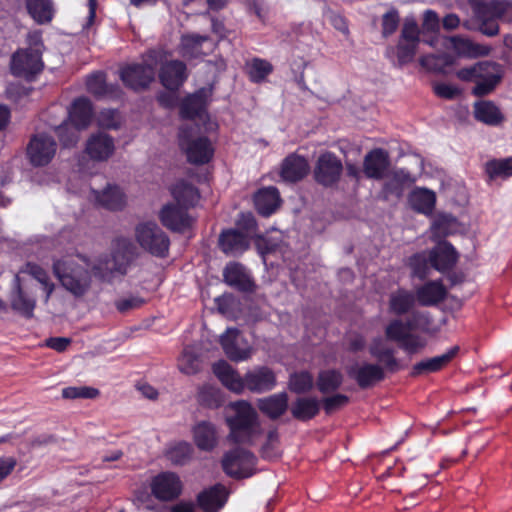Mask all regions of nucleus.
<instances>
[{"mask_svg": "<svg viewBox=\"0 0 512 512\" xmlns=\"http://www.w3.org/2000/svg\"><path fill=\"white\" fill-rule=\"evenodd\" d=\"M179 147L189 164L201 166L208 164L214 157L215 149L207 136L196 138L184 132L179 134Z\"/></svg>", "mask_w": 512, "mask_h": 512, "instance_id": "nucleus-8", "label": "nucleus"}, {"mask_svg": "<svg viewBox=\"0 0 512 512\" xmlns=\"http://www.w3.org/2000/svg\"><path fill=\"white\" fill-rule=\"evenodd\" d=\"M344 172L342 160L331 151L321 153L314 165L313 178L324 188H335Z\"/></svg>", "mask_w": 512, "mask_h": 512, "instance_id": "nucleus-7", "label": "nucleus"}, {"mask_svg": "<svg viewBox=\"0 0 512 512\" xmlns=\"http://www.w3.org/2000/svg\"><path fill=\"white\" fill-rule=\"evenodd\" d=\"M378 361L381 363L382 368L385 369V374H394L403 369L400 361L395 356L394 349L390 347L382 348Z\"/></svg>", "mask_w": 512, "mask_h": 512, "instance_id": "nucleus-57", "label": "nucleus"}, {"mask_svg": "<svg viewBox=\"0 0 512 512\" xmlns=\"http://www.w3.org/2000/svg\"><path fill=\"white\" fill-rule=\"evenodd\" d=\"M99 395V390L87 386H69L62 389L64 399H94Z\"/></svg>", "mask_w": 512, "mask_h": 512, "instance_id": "nucleus-56", "label": "nucleus"}, {"mask_svg": "<svg viewBox=\"0 0 512 512\" xmlns=\"http://www.w3.org/2000/svg\"><path fill=\"white\" fill-rule=\"evenodd\" d=\"M144 303L145 300L143 298L132 296L117 300L115 302V307L120 313H125L129 310L140 308Z\"/></svg>", "mask_w": 512, "mask_h": 512, "instance_id": "nucleus-63", "label": "nucleus"}, {"mask_svg": "<svg viewBox=\"0 0 512 512\" xmlns=\"http://www.w3.org/2000/svg\"><path fill=\"white\" fill-rule=\"evenodd\" d=\"M409 316L406 318V326L410 332L422 331L428 332L431 326L432 320L428 312L413 310L408 313Z\"/></svg>", "mask_w": 512, "mask_h": 512, "instance_id": "nucleus-52", "label": "nucleus"}, {"mask_svg": "<svg viewBox=\"0 0 512 512\" xmlns=\"http://www.w3.org/2000/svg\"><path fill=\"white\" fill-rule=\"evenodd\" d=\"M422 28L425 32H437L440 28V19L433 10H426L423 13Z\"/></svg>", "mask_w": 512, "mask_h": 512, "instance_id": "nucleus-62", "label": "nucleus"}, {"mask_svg": "<svg viewBox=\"0 0 512 512\" xmlns=\"http://www.w3.org/2000/svg\"><path fill=\"white\" fill-rule=\"evenodd\" d=\"M286 392H279L257 400V408L270 420H277L284 415L289 407Z\"/></svg>", "mask_w": 512, "mask_h": 512, "instance_id": "nucleus-26", "label": "nucleus"}, {"mask_svg": "<svg viewBox=\"0 0 512 512\" xmlns=\"http://www.w3.org/2000/svg\"><path fill=\"white\" fill-rule=\"evenodd\" d=\"M93 118V105L87 97H78L72 102L68 112V122L78 127L86 129Z\"/></svg>", "mask_w": 512, "mask_h": 512, "instance_id": "nucleus-28", "label": "nucleus"}, {"mask_svg": "<svg viewBox=\"0 0 512 512\" xmlns=\"http://www.w3.org/2000/svg\"><path fill=\"white\" fill-rule=\"evenodd\" d=\"M114 150L113 138L105 133L91 135L85 147V152L94 161L108 160L113 155Z\"/></svg>", "mask_w": 512, "mask_h": 512, "instance_id": "nucleus-23", "label": "nucleus"}, {"mask_svg": "<svg viewBox=\"0 0 512 512\" xmlns=\"http://www.w3.org/2000/svg\"><path fill=\"white\" fill-rule=\"evenodd\" d=\"M193 439L198 449L212 451L217 445V432L214 424L201 421L193 427Z\"/></svg>", "mask_w": 512, "mask_h": 512, "instance_id": "nucleus-33", "label": "nucleus"}, {"mask_svg": "<svg viewBox=\"0 0 512 512\" xmlns=\"http://www.w3.org/2000/svg\"><path fill=\"white\" fill-rule=\"evenodd\" d=\"M499 68L498 64L490 62H480L470 67L462 68L458 71L457 76L463 81H473L482 76V73H488L489 69Z\"/></svg>", "mask_w": 512, "mask_h": 512, "instance_id": "nucleus-55", "label": "nucleus"}, {"mask_svg": "<svg viewBox=\"0 0 512 512\" xmlns=\"http://www.w3.org/2000/svg\"><path fill=\"white\" fill-rule=\"evenodd\" d=\"M238 230H242L248 236L257 230V221L252 213H241L237 220Z\"/></svg>", "mask_w": 512, "mask_h": 512, "instance_id": "nucleus-64", "label": "nucleus"}, {"mask_svg": "<svg viewBox=\"0 0 512 512\" xmlns=\"http://www.w3.org/2000/svg\"><path fill=\"white\" fill-rule=\"evenodd\" d=\"M160 83L170 91H178L188 78L187 66L181 60L164 62L159 70Z\"/></svg>", "mask_w": 512, "mask_h": 512, "instance_id": "nucleus-17", "label": "nucleus"}, {"mask_svg": "<svg viewBox=\"0 0 512 512\" xmlns=\"http://www.w3.org/2000/svg\"><path fill=\"white\" fill-rule=\"evenodd\" d=\"M77 257L86 266L78 264L71 257H63L54 260L52 268L62 287L75 298H81L89 292L92 286V274L100 278L103 276L99 264H95L89 269L90 262L88 257L82 254H77Z\"/></svg>", "mask_w": 512, "mask_h": 512, "instance_id": "nucleus-2", "label": "nucleus"}, {"mask_svg": "<svg viewBox=\"0 0 512 512\" xmlns=\"http://www.w3.org/2000/svg\"><path fill=\"white\" fill-rule=\"evenodd\" d=\"M244 70L248 79L255 84H261L273 72V65L266 59L253 57L246 61Z\"/></svg>", "mask_w": 512, "mask_h": 512, "instance_id": "nucleus-39", "label": "nucleus"}, {"mask_svg": "<svg viewBox=\"0 0 512 512\" xmlns=\"http://www.w3.org/2000/svg\"><path fill=\"white\" fill-rule=\"evenodd\" d=\"M384 332L387 340L400 343L405 339L410 330L406 326V320L394 318L386 325Z\"/></svg>", "mask_w": 512, "mask_h": 512, "instance_id": "nucleus-53", "label": "nucleus"}, {"mask_svg": "<svg viewBox=\"0 0 512 512\" xmlns=\"http://www.w3.org/2000/svg\"><path fill=\"white\" fill-rule=\"evenodd\" d=\"M428 254L431 267L441 273L452 270L458 261V253L448 241L439 242Z\"/></svg>", "mask_w": 512, "mask_h": 512, "instance_id": "nucleus-20", "label": "nucleus"}, {"mask_svg": "<svg viewBox=\"0 0 512 512\" xmlns=\"http://www.w3.org/2000/svg\"><path fill=\"white\" fill-rule=\"evenodd\" d=\"M314 387L312 374L307 371L293 372L289 376L288 389L295 394H306Z\"/></svg>", "mask_w": 512, "mask_h": 512, "instance_id": "nucleus-46", "label": "nucleus"}, {"mask_svg": "<svg viewBox=\"0 0 512 512\" xmlns=\"http://www.w3.org/2000/svg\"><path fill=\"white\" fill-rule=\"evenodd\" d=\"M320 401L317 397H298L292 404V417L300 422H308L320 413Z\"/></svg>", "mask_w": 512, "mask_h": 512, "instance_id": "nucleus-32", "label": "nucleus"}, {"mask_svg": "<svg viewBox=\"0 0 512 512\" xmlns=\"http://www.w3.org/2000/svg\"><path fill=\"white\" fill-rule=\"evenodd\" d=\"M98 124L105 129H118L120 127L119 112L116 109H103L98 115Z\"/></svg>", "mask_w": 512, "mask_h": 512, "instance_id": "nucleus-61", "label": "nucleus"}, {"mask_svg": "<svg viewBox=\"0 0 512 512\" xmlns=\"http://www.w3.org/2000/svg\"><path fill=\"white\" fill-rule=\"evenodd\" d=\"M414 293L419 305L431 307L446 299L447 289L440 280H432L419 286Z\"/></svg>", "mask_w": 512, "mask_h": 512, "instance_id": "nucleus-25", "label": "nucleus"}, {"mask_svg": "<svg viewBox=\"0 0 512 512\" xmlns=\"http://www.w3.org/2000/svg\"><path fill=\"white\" fill-rule=\"evenodd\" d=\"M193 451L190 443L182 441L170 447L166 452V457L172 464L183 466L190 461Z\"/></svg>", "mask_w": 512, "mask_h": 512, "instance_id": "nucleus-48", "label": "nucleus"}, {"mask_svg": "<svg viewBox=\"0 0 512 512\" xmlns=\"http://www.w3.org/2000/svg\"><path fill=\"white\" fill-rule=\"evenodd\" d=\"M400 347L408 354H415L426 347V340L418 334L409 332L400 343Z\"/></svg>", "mask_w": 512, "mask_h": 512, "instance_id": "nucleus-60", "label": "nucleus"}, {"mask_svg": "<svg viewBox=\"0 0 512 512\" xmlns=\"http://www.w3.org/2000/svg\"><path fill=\"white\" fill-rule=\"evenodd\" d=\"M474 11L483 21L494 18L503 21L512 20V2L506 0H483L475 4Z\"/></svg>", "mask_w": 512, "mask_h": 512, "instance_id": "nucleus-21", "label": "nucleus"}, {"mask_svg": "<svg viewBox=\"0 0 512 512\" xmlns=\"http://www.w3.org/2000/svg\"><path fill=\"white\" fill-rule=\"evenodd\" d=\"M408 266L410 267L414 277L424 280L428 276L431 267L429 255L427 256L425 252L413 254L408 259Z\"/></svg>", "mask_w": 512, "mask_h": 512, "instance_id": "nucleus-50", "label": "nucleus"}, {"mask_svg": "<svg viewBox=\"0 0 512 512\" xmlns=\"http://www.w3.org/2000/svg\"><path fill=\"white\" fill-rule=\"evenodd\" d=\"M206 104V93L203 89L189 94L180 103V117L184 120H194L205 111Z\"/></svg>", "mask_w": 512, "mask_h": 512, "instance_id": "nucleus-30", "label": "nucleus"}, {"mask_svg": "<svg viewBox=\"0 0 512 512\" xmlns=\"http://www.w3.org/2000/svg\"><path fill=\"white\" fill-rule=\"evenodd\" d=\"M77 126L64 121L55 128V133L64 148L75 147L80 138V131Z\"/></svg>", "mask_w": 512, "mask_h": 512, "instance_id": "nucleus-47", "label": "nucleus"}, {"mask_svg": "<svg viewBox=\"0 0 512 512\" xmlns=\"http://www.w3.org/2000/svg\"><path fill=\"white\" fill-rule=\"evenodd\" d=\"M27 43L29 47L18 49L12 55L11 72L16 77L31 81L44 69L42 61L44 45L41 34H28Z\"/></svg>", "mask_w": 512, "mask_h": 512, "instance_id": "nucleus-4", "label": "nucleus"}, {"mask_svg": "<svg viewBox=\"0 0 512 512\" xmlns=\"http://www.w3.org/2000/svg\"><path fill=\"white\" fill-rule=\"evenodd\" d=\"M230 408L234 411V414L225 419L229 428L228 442L236 445H253L255 437L260 433L257 411L246 400L232 402Z\"/></svg>", "mask_w": 512, "mask_h": 512, "instance_id": "nucleus-3", "label": "nucleus"}, {"mask_svg": "<svg viewBox=\"0 0 512 512\" xmlns=\"http://www.w3.org/2000/svg\"><path fill=\"white\" fill-rule=\"evenodd\" d=\"M135 236L139 245L151 255L159 258H165L168 255L170 239L156 223L138 224Z\"/></svg>", "mask_w": 512, "mask_h": 512, "instance_id": "nucleus-6", "label": "nucleus"}, {"mask_svg": "<svg viewBox=\"0 0 512 512\" xmlns=\"http://www.w3.org/2000/svg\"><path fill=\"white\" fill-rule=\"evenodd\" d=\"M161 224L168 230L176 233H184L193 224V218L188 209L175 203L165 204L158 214Z\"/></svg>", "mask_w": 512, "mask_h": 512, "instance_id": "nucleus-15", "label": "nucleus"}, {"mask_svg": "<svg viewBox=\"0 0 512 512\" xmlns=\"http://www.w3.org/2000/svg\"><path fill=\"white\" fill-rule=\"evenodd\" d=\"M255 209L261 216L269 217L279 208L281 198L276 187L269 186L259 189L254 194Z\"/></svg>", "mask_w": 512, "mask_h": 512, "instance_id": "nucleus-27", "label": "nucleus"}, {"mask_svg": "<svg viewBox=\"0 0 512 512\" xmlns=\"http://www.w3.org/2000/svg\"><path fill=\"white\" fill-rule=\"evenodd\" d=\"M27 9L39 24L50 22L54 13L52 0H27Z\"/></svg>", "mask_w": 512, "mask_h": 512, "instance_id": "nucleus-45", "label": "nucleus"}, {"mask_svg": "<svg viewBox=\"0 0 512 512\" xmlns=\"http://www.w3.org/2000/svg\"><path fill=\"white\" fill-rule=\"evenodd\" d=\"M98 203L111 211L121 210L125 205V195L118 186L108 185L96 197Z\"/></svg>", "mask_w": 512, "mask_h": 512, "instance_id": "nucleus-43", "label": "nucleus"}, {"mask_svg": "<svg viewBox=\"0 0 512 512\" xmlns=\"http://www.w3.org/2000/svg\"><path fill=\"white\" fill-rule=\"evenodd\" d=\"M224 282L234 288L235 290L243 293L253 292L255 283L246 271L244 265L239 262H229L223 269Z\"/></svg>", "mask_w": 512, "mask_h": 512, "instance_id": "nucleus-18", "label": "nucleus"}, {"mask_svg": "<svg viewBox=\"0 0 512 512\" xmlns=\"http://www.w3.org/2000/svg\"><path fill=\"white\" fill-rule=\"evenodd\" d=\"M410 180V175L404 170L396 171L390 181L385 182L383 192L386 194L399 195L402 191V186L405 182Z\"/></svg>", "mask_w": 512, "mask_h": 512, "instance_id": "nucleus-59", "label": "nucleus"}, {"mask_svg": "<svg viewBox=\"0 0 512 512\" xmlns=\"http://www.w3.org/2000/svg\"><path fill=\"white\" fill-rule=\"evenodd\" d=\"M256 456L242 447H235L224 453L221 459L223 472L234 479L249 478L254 474Z\"/></svg>", "mask_w": 512, "mask_h": 512, "instance_id": "nucleus-5", "label": "nucleus"}, {"mask_svg": "<svg viewBox=\"0 0 512 512\" xmlns=\"http://www.w3.org/2000/svg\"><path fill=\"white\" fill-rule=\"evenodd\" d=\"M482 73L481 77H478L476 85L473 87L472 94L477 97H484L490 94L500 83L502 75L498 73Z\"/></svg>", "mask_w": 512, "mask_h": 512, "instance_id": "nucleus-49", "label": "nucleus"}, {"mask_svg": "<svg viewBox=\"0 0 512 512\" xmlns=\"http://www.w3.org/2000/svg\"><path fill=\"white\" fill-rule=\"evenodd\" d=\"M184 485L179 475L172 471H163L155 475L150 482L151 494L161 502H173L183 493Z\"/></svg>", "mask_w": 512, "mask_h": 512, "instance_id": "nucleus-9", "label": "nucleus"}, {"mask_svg": "<svg viewBox=\"0 0 512 512\" xmlns=\"http://www.w3.org/2000/svg\"><path fill=\"white\" fill-rule=\"evenodd\" d=\"M309 170V163L304 156L291 153L282 161L280 175L283 180L296 183L305 178Z\"/></svg>", "mask_w": 512, "mask_h": 512, "instance_id": "nucleus-24", "label": "nucleus"}, {"mask_svg": "<svg viewBox=\"0 0 512 512\" xmlns=\"http://www.w3.org/2000/svg\"><path fill=\"white\" fill-rule=\"evenodd\" d=\"M424 36L426 34H423ZM429 36H433L430 39L428 38H420V34H401L397 46L388 47L386 50V56L391 58L394 54L397 57V65L402 67L408 63H411L414 60L416 55V50L420 41L428 43L430 45H434V39H437L441 34H428Z\"/></svg>", "mask_w": 512, "mask_h": 512, "instance_id": "nucleus-13", "label": "nucleus"}, {"mask_svg": "<svg viewBox=\"0 0 512 512\" xmlns=\"http://www.w3.org/2000/svg\"><path fill=\"white\" fill-rule=\"evenodd\" d=\"M212 371L224 387L236 394L243 393L245 389L264 393L273 390L277 384L276 375L268 366H258L241 377L228 362L219 360L212 365Z\"/></svg>", "mask_w": 512, "mask_h": 512, "instance_id": "nucleus-1", "label": "nucleus"}, {"mask_svg": "<svg viewBox=\"0 0 512 512\" xmlns=\"http://www.w3.org/2000/svg\"><path fill=\"white\" fill-rule=\"evenodd\" d=\"M456 222L457 220L452 214L439 213L432 223V230L435 234L447 235Z\"/></svg>", "mask_w": 512, "mask_h": 512, "instance_id": "nucleus-58", "label": "nucleus"}, {"mask_svg": "<svg viewBox=\"0 0 512 512\" xmlns=\"http://www.w3.org/2000/svg\"><path fill=\"white\" fill-rule=\"evenodd\" d=\"M221 347L228 359L241 362L250 358L252 349L237 328H228L220 337Z\"/></svg>", "mask_w": 512, "mask_h": 512, "instance_id": "nucleus-14", "label": "nucleus"}, {"mask_svg": "<svg viewBox=\"0 0 512 512\" xmlns=\"http://www.w3.org/2000/svg\"><path fill=\"white\" fill-rule=\"evenodd\" d=\"M484 171L488 181L508 179L512 177V157L488 160L484 165Z\"/></svg>", "mask_w": 512, "mask_h": 512, "instance_id": "nucleus-42", "label": "nucleus"}, {"mask_svg": "<svg viewBox=\"0 0 512 512\" xmlns=\"http://www.w3.org/2000/svg\"><path fill=\"white\" fill-rule=\"evenodd\" d=\"M319 401L320 407L324 410L325 414L331 415L347 406L350 402V397L342 393H333L330 396L323 397Z\"/></svg>", "mask_w": 512, "mask_h": 512, "instance_id": "nucleus-54", "label": "nucleus"}, {"mask_svg": "<svg viewBox=\"0 0 512 512\" xmlns=\"http://www.w3.org/2000/svg\"><path fill=\"white\" fill-rule=\"evenodd\" d=\"M346 373L360 390L372 389L386 379L385 369L381 364L367 361L347 366Z\"/></svg>", "mask_w": 512, "mask_h": 512, "instance_id": "nucleus-10", "label": "nucleus"}, {"mask_svg": "<svg viewBox=\"0 0 512 512\" xmlns=\"http://www.w3.org/2000/svg\"><path fill=\"white\" fill-rule=\"evenodd\" d=\"M411 208L421 214L431 215L436 205V194L427 188H415L409 194Z\"/></svg>", "mask_w": 512, "mask_h": 512, "instance_id": "nucleus-34", "label": "nucleus"}, {"mask_svg": "<svg viewBox=\"0 0 512 512\" xmlns=\"http://www.w3.org/2000/svg\"><path fill=\"white\" fill-rule=\"evenodd\" d=\"M15 282L16 289L11 298V307L25 318H31L36 306V301L22 290L18 277L15 278Z\"/></svg>", "mask_w": 512, "mask_h": 512, "instance_id": "nucleus-41", "label": "nucleus"}, {"mask_svg": "<svg viewBox=\"0 0 512 512\" xmlns=\"http://www.w3.org/2000/svg\"><path fill=\"white\" fill-rule=\"evenodd\" d=\"M56 150L57 144L52 136L38 133L31 137L27 145V157L34 167H43L52 161Z\"/></svg>", "mask_w": 512, "mask_h": 512, "instance_id": "nucleus-12", "label": "nucleus"}, {"mask_svg": "<svg viewBox=\"0 0 512 512\" xmlns=\"http://www.w3.org/2000/svg\"><path fill=\"white\" fill-rule=\"evenodd\" d=\"M415 293L405 288L392 292L388 300V311L395 316H403L412 311L416 305Z\"/></svg>", "mask_w": 512, "mask_h": 512, "instance_id": "nucleus-29", "label": "nucleus"}, {"mask_svg": "<svg viewBox=\"0 0 512 512\" xmlns=\"http://www.w3.org/2000/svg\"><path fill=\"white\" fill-rule=\"evenodd\" d=\"M456 57L449 53L430 54L420 58V65L426 70L444 73L446 68L455 64Z\"/></svg>", "mask_w": 512, "mask_h": 512, "instance_id": "nucleus-44", "label": "nucleus"}, {"mask_svg": "<svg viewBox=\"0 0 512 512\" xmlns=\"http://www.w3.org/2000/svg\"><path fill=\"white\" fill-rule=\"evenodd\" d=\"M200 405L208 408H218L223 403V396L220 389L211 386H203L198 393Z\"/></svg>", "mask_w": 512, "mask_h": 512, "instance_id": "nucleus-51", "label": "nucleus"}, {"mask_svg": "<svg viewBox=\"0 0 512 512\" xmlns=\"http://www.w3.org/2000/svg\"><path fill=\"white\" fill-rule=\"evenodd\" d=\"M171 195L179 206L189 209L194 207L199 201L200 194L198 189L191 183L180 180L170 189Z\"/></svg>", "mask_w": 512, "mask_h": 512, "instance_id": "nucleus-35", "label": "nucleus"}, {"mask_svg": "<svg viewBox=\"0 0 512 512\" xmlns=\"http://www.w3.org/2000/svg\"><path fill=\"white\" fill-rule=\"evenodd\" d=\"M344 382V375L339 369L320 370L316 378V388L322 394H330L339 390Z\"/></svg>", "mask_w": 512, "mask_h": 512, "instance_id": "nucleus-38", "label": "nucleus"}, {"mask_svg": "<svg viewBox=\"0 0 512 512\" xmlns=\"http://www.w3.org/2000/svg\"><path fill=\"white\" fill-rule=\"evenodd\" d=\"M119 76L128 89L135 92L143 91L154 81L155 68L146 63L127 64L120 69Z\"/></svg>", "mask_w": 512, "mask_h": 512, "instance_id": "nucleus-11", "label": "nucleus"}, {"mask_svg": "<svg viewBox=\"0 0 512 512\" xmlns=\"http://www.w3.org/2000/svg\"><path fill=\"white\" fill-rule=\"evenodd\" d=\"M389 167V154L382 148H374L364 157L363 173L368 179H383L386 176Z\"/></svg>", "mask_w": 512, "mask_h": 512, "instance_id": "nucleus-19", "label": "nucleus"}, {"mask_svg": "<svg viewBox=\"0 0 512 512\" xmlns=\"http://www.w3.org/2000/svg\"><path fill=\"white\" fill-rule=\"evenodd\" d=\"M460 347L452 346L444 354L428 358L413 365L410 375L418 377L422 374L436 373L445 368L458 355Z\"/></svg>", "mask_w": 512, "mask_h": 512, "instance_id": "nucleus-22", "label": "nucleus"}, {"mask_svg": "<svg viewBox=\"0 0 512 512\" xmlns=\"http://www.w3.org/2000/svg\"><path fill=\"white\" fill-rule=\"evenodd\" d=\"M86 88L89 93L97 98L112 95L119 90L118 85L106 82V74L102 71H97L87 76Z\"/></svg>", "mask_w": 512, "mask_h": 512, "instance_id": "nucleus-40", "label": "nucleus"}, {"mask_svg": "<svg viewBox=\"0 0 512 512\" xmlns=\"http://www.w3.org/2000/svg\"><path fill=\"white\" fill-rule=\"evenodd\" d=\"M248 246L247 235L238 229H228L220 234L219 247L225 254L242 253Z\"/></svg>", "mask_w": 512, "mask_h": 512, "instance_id": "nucleus-31", "label": "nucleus"}, {"mask_svg": "<svg viewBox=\"0 0 512 512\" xmlns=\"http://www.w3.org/2000/svg\"><path fill=\"white\" fill-rule=\"evenodd\" d=\"M474 117L488 126H499L505 117L498 106L492 101L482 100L474 105Z\"/></svg>", "mask_w": 512, "mask_h": 512, "instance_id": "nucleus-37", "label": "nucleus"}, {"mask_svg": "<svg viewBox=\"0 0 512 512\" xmlns=\"http://www.w3.org/2000/svg\"><path fill=\"white\" fill-rule=\"evenodd\" d=\"M458 56L477 58L489 55L491 48L487 45L474 43L458 35L447 38Z\"/></svg>", "mask_w": 512, "mask_h": 512, "instance_id": "nucleus-36", "label": "nucleus"}, {"mask_svg": "<svg viewBox=\"0 0 512 512\" xmlns=\"http://www.w3.org/2000/svg\"><path fill=\"white\" fill-rule=\"evenodd\" d=\"M228 496L226 487L216 483L197 494L196 505L203 512H219L225 506Z\"/></svg>", "mask_w": 512, "mask_h": 512, "instance_id": "nucleus-16", "label": "nucleus"}]
</instances>
